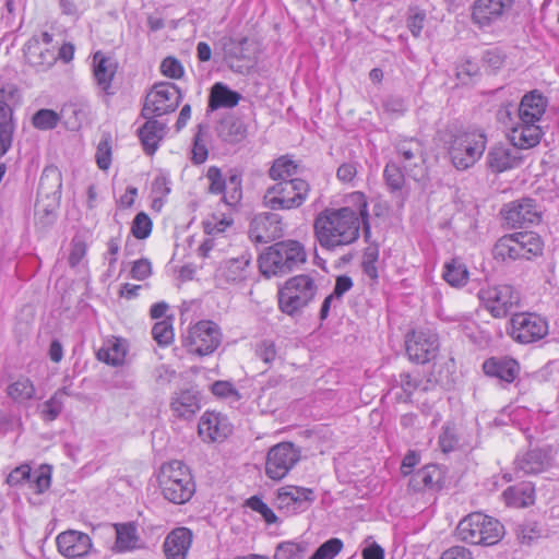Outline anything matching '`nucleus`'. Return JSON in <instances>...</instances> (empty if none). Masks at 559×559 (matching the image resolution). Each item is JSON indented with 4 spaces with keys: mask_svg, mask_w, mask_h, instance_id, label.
<instances>
[{
    "mask_svg": "<svg viewBox=\"0 0 559 559\" xmlns=\"http://www.w3.org/2000/svg\"><path fill=\"white\" fill-rule=\"evenodd\" d=\"M358 210L349 206L325 209L314 218L313 231L319 245L326 250L352 245L359 237L362 224L366 237L370 234L368 205L365 195L356 192Z\"/></svg>",
    "mask_w": 559,
    "mask_h": 559,
    "instance_id": "obj_1",
    "label": "nucleus"
},
{
    "mask_svg": "<svg viewBox=\"0 0 559 559\" xmlns=\"http://www.w3.org/2000/svg\"><path fill=\"white\" fill-rule=\"evenodd\" d=\"M438 134L451 164L459 171L472 168L487 146V135L481 130L464 129L457 123H448Z\"/></svg>",
    "mask_w": 559,
    "mask_h": 559,
    "instance_id": "obj_2",
    "label": "nucleus"
},
{
    "mask_svg": "<svg viewBox=\"0 0 559 559\" xmlns=\"http://www.w3.org/2000/svg\"><path fill=\"white\" fill-rule=\"evenodd\" d=\"M307 260L305 247L297 240H284L270 246L259 258L263 276H283L301 266Z\"/></svg>",
    "mask_w": 559,
    "mask_h": 559,
    "instance_id": "obj_3",
    "label": "nucleus"
},
{
    "mask_svg": "<svg viewBox=\"0 0 559 559\" xmlns=\"http://www.w3.org/2000/svg\"><path fill=\"white\" fill-rule=\"evenodd\" d=\"M157 483L163 498L174 504H185L195 492L191 471L179 460L169 461L159 467Z\"/></svg>",
    "mask_w": 559,
    "mask_h": 559,
    "instance_id": "obj_4",
    "label": "nucleus"
},
{
    "mask_svg": "<svg viewBox=\"0 0 559 559\" xmlns=\"http://www.w3.org/2000/svg\"><path fill=\"white\" fill-rule=\"evenodd\" d=\"M318 273L299 274L288 278L278 289V306L282 312L295 316L306 308L318 293Z\"/></svg>",
    "mask_w": 559,
    "mask_h": 559,
    "instance_id": "obj_5",
    "label": "nucleus"
},
{
    "mask_svg": "<svg viewBox=\"0 0 559 559\" xmlns=\"http://www.w3.org/2000/svg\"><path fill=\"white\" fill-rule=\"evenodd\" d=\"M310 191L307 180L293 178L270 186L263 194L262 203L271 211H290L302 206Z\"/></svg>",
    "mask_w": 559,
    "mask_h": 559,
    "instance_id": "obj_6",
    "label": "nucleus"
},
{
    "mask_svg": "<svg viewBox=\"0 0 559 559\" xmlns=\"http://www.w3.org/2000/svg\"><path fill=\"white\" fill-rule=\"evenodd\" d=\"M399 163L406 175L414 180L423 179L427 171V153L424 142L418 138H399L394 143Z\"/></svg>",
    "mask_w": 559,
    "mask_h": 559,
    "instance_id": "obj_7",
    "label": "nucleus"
},
{
    "mask_svg": "<svg viewBox=\"0 0 559 559\" xmlns=\"http://www.w3.org/2000/svg\"><path fill=\"white\" fill-rule=\"evenodd\" d=\"M477 296L484 308L497 319L507 317L521 300L520 293L508 284L483 287Z\"/></svg>",
    "mask_w": 559,
    "mask_h": 559,
    "instance_id": "obj_8",
    "label": "nucleus"
},
{
    "mask_svg": "<svg viewBox=\"0 0 559 559\" xmlns=\"http://www.w3.org/2000/svg\"><path fill=\"white\" fill-rule=\"evenodd\" d=\"M181 98V93L174 83H156L145 97L141 116L152 118L173 112L179 106Z\"/></svg>",
    "mask_w": 559,
    "mask_h": 559,
    "instance_id": "obj_9",
    "label": "nucleus"
},
{
    "mask_svg": "<svg viewBox=\"0 0 559 559\" xmlns=\"http://www.w3.org/2000/svg\"><path fill=\"white\" fill-rule=\"evenodd\" d=\"M508 334L516 343L531 344L544 338L548 334V322L536 313H514L510 319Z\"/></svg>",
    "mask_w": 559,
    "mask_h": 559,
    "instance_id": "obj_10",
    "label": "nucleus"
},
{
    "mask_svg": "<svg viewBox=\"0 0 559 559\" xmlns=\"http://www.w3.org/2000/svg\"><path fill=\"white\" fill-rule=\"evenodd\" d=\"M221 344V332L216 323L207 320L199 321L189 328L183 336V346L191 354L206 356Z\"/></svg>",
    "mask_w": 559,
    "mask_h": 559,
    "instance_id": "obj_11",
    "label": "nucleus"
},
{
    "mask_svg": "<svg viewBox=\"0 0 559 559\" xmlns=\"http://www.w3.org/2000/svg\"><path fill=\"white\" fill-rule=\"evenodd\" d=\"M301 451L293 442H280L266 454L265 474L273 480H281L300 461Z\"/></svg>",
    "mask_w": 559,
    "mask_h": 559,
    "instance_id": "obj_12",
    "label": "nucleus"
},
{
    "mask_svg": "<svg viewBox=\"0 0 559 559\" xmlns=\"http://www.w3.org/2000/svg\"><path fill=\"white\" fill-rule=\"evenodd\" d=\"M209 180V193L222 194V201L236 207L242 199V179L238 173H231L228 178H224L222 169L217 166H210L206 175Z\"/></svg>",
    "mask_w": 559,
    "mask_h": 559,
    "instance_id": "obj_13",
    "label": "nucleus"
},
{
    "mask_svg": "<svg viewBox=\"0 0 559 559\" xmlns=\"http://www.w3.org/2000/svg\"><path fill=\"white\" fill-rule=\"evenodd\" d=\"M406 354L417 364L435 359L439 350V337L431 330H415L406 335Z\"/></svg>",
    "mask_w": 559,
    "mask_h": 559,
    "instance_id": "obj_14",
    "label": "nucleus"
},
{
    "mask_svg": "<svg viewBox=\"0 0 559 559\" xmlns=\"http://www.w3.org/2000/svg\"><path fill=\"white\" fill-rule=\"evenodd\" d=\"M501 215L512 228H522L540 221V211L536 201L531 198H522L506 204Z\"/></svg>",
    "mask_w": 559,
    "mask_h": 559,
    "instance_id": "obj_15",
    "label": "nucleus"
},
{
    "mask_svg": "<svg viewBox=\"0 0 559 559\" xmlns=\"http://www.w3.org/2000/svg\"><path fill=\"white\" fill-rule=\"evenodd\" d=\"M263 212L255 214L249 227V237L254 242L267 243L281 238L284 234L282 217L280 214Z\"/></svg>",
    "mask_w": 559,
    "mask_h": 559,
    "instance_id": "obj_16",
    "label": "nucleus"
},
{
    "mask_svg": "<svg viewBox=\"0 0 559 559\" xmlns=\"http://www.w3.org/2000/svg\"><path fill=\"white\" fill-rule=\"evenodd\" d=\"M313 501V490L306 487L284 486L276 495L277 508L290 514L306 511Z\"/></svg>",
    "mask_w": 559,
    "mask_h": 559,
    "instance_id": "obj_17",
    "label": "nucleus"
},
{
    "mask_svg": "<svg viewBox=\"0 0 559 559\" xmlns=\"http://www.w3.org/2000/svg\"><path fill=\"white\" fill-rule=\"evenodd\" d=\"M251 255L243 253L240 257L225 260L215 271V281L218 286L235 285L248 280L250 275Z\"/></svg>",
    "mask_w": 559,
    "mask_h": 559,
    "instance_id": "obj_18",
    "label": "nucleus"
},
{
    "mask_svg": "<svg viewBox=\"0 0 559 559\" xmlns=\"http://www.w3.org/2000/svg\"><path fill=\"white\" fill-rule=\"evenodd\" d=\"M231 431L228 418L215 412H205L198 425L199 436L205 442H223Z\"/></svg>",
    "mask_w": 559,
    "mask_h": 559,
    "instance_id": "obj_19",
    "label": "nucleus"
},
{
    "mask_svg": "<svg viewBox=\"0 0 559 559\" xmlns=\"http://www.w3.org/2000/svg\"><path fill=\"white\" fill-rule=\"evenodd\" d=\"M514 0H476L472 7V21L479 27L490 26L508 12Z\"/></svg>",
    "mask_w": 559,
    "mask_h": 559,
    "instance_id": "obj_20",
    "label": "nucleus"
},
{
    "mask_svg": "<svg viewBox=\"0 0 559 559\" xmlns=\"http://www.w3.org/2000/svg\"><path fill=\"white\" fill-rule=\"evenodd\" d=\"M523 162L519 150L504 144L491 146L486 155V165L495 174L518 168Z\"/></svg>",
    "mask_w": 559,
    "mask_h": 559,
    "instance_id": "obj_21",
    "label": "nucleus"
},
{
    "mask_svg": "<svg viewBox=\"0 0 559 559\" xmlns=\"http://www.w3.org/2000/svg\"><path fill=\"white\" fill-rule=\"evenodd\" d=\"M61 186L60 174L57 171V169L46 168L39 180L38 194L46 195L47 198L52 195L53 205L52 209H43L44 216H40L39 219L41 221L45 217V224H50L56 218L55 206L61 195ZM36 206L37 214L39 215L41 212L40 205L37 204Z\"/></svg>",
    "mask_w": 559,
    "mask_h": 559,
    "instance_id": "obj_22",
    "label": "nucleus"
},
{
    "mask_svg": "<svg viewBox=\"0 0 559 559\" xmlns=\"http://www.w3.org/2000/svg\"><path fill=\"white\" fill-rule=\"evenodd\" d=\"M16 94L15 88L2 92L0 99V155L3 156L12 146L15 122L13 118V107L7 99H13Z\"/></svg>",
    "mask_w": 559,
    "mask_h": 559,
    "instance_id": "obj_23",
    "label": "nucleus"
},
{
    "mask_svg": "<svg viewBox=\"0 0 559 559\" xmlns=\"http://www.w3.org/2000/svg\"><path fill=\"white\" fill-rule=\"evenodd\" d=\"M247 41V37L235 38L231 36H223L218 40L224 60L234 72L242 74L250 68L249 64L245 63L247 61V56L245 55V45Z\"/></svg>",
    "mask_w": 559,
    "mask_h": 559,
    "instance_id": "obj_24",
    "label": "nucleus"
},
{
    "mask_svg": "<svg viewBox=\"0 0 559 559\" xmlns=\"http://www.w3.org/2000/svg\"><path fill=\"white\" fill-rule=\"evenodd\" d=\"M57 547L61 555L68 558H80L86 556L92 542L87 534L79 531H67L57 537Z\"/></svg>",
    "mask_w": 559,
    "mask_h": 559,
    "instance_id": "obj_25",
    "label": "nucleus"
},
{
    "mask_svg": "<svg viewBox=\"0 0 559 559\" xmlns=\"http://www.w3.org/2000/svg\"><path fill=\"white\" fill-rule=\"evenodd\" d=\"M117 71L116 63L102 51L93 56V79L100 93L109 97L115 94L112 81Z\"/></svg>",
    "mask_w": 559,
    "mask_h": 559,
    "instance_id": "obj_26",
    "label": "nucleus"
},
{
    "mask_svg": "<svg viewBox=\"0 0 559 559\" xmlns=\"http://www.w3.org/2000/svg\"><path fill=\"white\" fill-rule=\"evenodd\" d=\"M433 383L430 379H423L409 372H402L391 389L399 402L409 403L416 391L427 392L432 388Z\"/></svg>",
    "mask_w": 559,
    "mask_h": 559,
    "instance_id": "obj_27",
    "label": "nucleus"
},
{
    "mask_svg": "<svg viewBox=\"0 0 559 559\" xmlns=\"http://www.w3.org/2000/svg\"><path fill=\"white\" fill-rule=\"evenodd\" d=\"M543 130L537 122H523L519 121L511 127L509 139L514 147L518 150H528L539 144Z\"/></svg>",
    "mask_w": 559,
    "mask_h": 559,
    "instance_id": "obj_28",
    "label": "nucleus"
},
{
    "mask_svg": "<svg viewBox=\"0 0 559 559\" xmlns=\"http://www.w3.org/2000/svg\"><path fill=\"white\" fill-rule=\"evenodd\" d=\"M548 99L538 90L526 93L519 105V119L523 122H538L546 112Z\"/></svg>",
    "mask_w": 559,
    "mask_h": 559,
    "instance_id": "obj_29",
    "label": "nucleus"
},
{
    "mask_svg": "<svg viewBox=\"0 0 559 559\" xmlns=\"http://www.w3.org/2000/svg\"><path fill=\"white\" fill-rule=\"evenodd\" d=\"M192 532L187 527L173 530L164 542V551L167 559H186L192 544Z\"/></svg>",
    "mask_w": 559,
    "mask_h": 559,
    "instance_id": "obj_30",
    "label": "nucleus"
},
{
    "mask_svg": "<svg viewBox=\"0 0 559 559\" xmlns=\"http://www.w3.org/2000/svg\"><path fill=\"white\" fill-rule=\"evenodd\" d=\"M483 370L489 377L511 383L520 372V365L510 357H491L484 361Z\"/></svg>",
    "mask_w": 559,
    "mask_h": 559,
    "instance_id": "obj_31",
    "label": "nucleus"
},
{
    "mask_svg": "<svg viewBox=\"0 0 559 559\" xmlns=\"http://www.w3.org/2000/svg\"><path fill=\"white\" fill-rule=\"evenodd\" d=\"M26 60L39 71L49 69L57 60V56L49 47L40 46L39 38H31L24 48Z\"/></svg>",
    "mask_w": 559,
    "mask_h": 559,
    "instance_id": "obj_32",
    "label": "nucleus"
},
{
    "mask_svg": "<svg viewBox=\"0 0 559 559\" xmlns=\"http://www.w3.org/2000/svg\"><path fill=\"white\" fill-rule=\"evenodd\" d=\"M170 408L179 418H190L200 409L198 392L192 389L181 390L174 393Z\"/></svg>",
    "mask_w": 559,
    "mask_h": 559,
    "instance_id": "obj_33",
    "label": "nucleus"
},
{
    "mask_svg": "<svg viewBox=\"0 0 559 559\" xmlns=\"http://www.w3.org/2000/svg\"><path fill=\"white\" fill-rule=\"evenodd\" d=\"M146 122L139 129V138L147 155H153L159 141L163 139L164 123L152 118H145Z\"/></svg>",
    "mask_w": 559,
    "mask_h": 559,
    "instance_id": "obj_34",
    "label": "nucleus"
},
{
    "mask_svg": "<svg viewBox=\"0 0 559 559\" xmlns=\"http://www.w3.org/2000/svg\"><path fill=\"white\" fill-rule=\"evenodd\" d=\"M480 512H474L466 515L460 521L456 527V536L460 540L471 545H480L483 542V535L480 534Z\"/></svg>",
    "mask_w": 559,
    "mask_h": 559,
    "instance_id": "obj_35",
    "label": "nucleus"
},
{
    "mask_svg": "<svg viewBox=\"0 0 559 559\" xmlns=\"http://www.w3.org/2000/svg\"><path fill=\"white\" fill-rule=\"evenodd\" d=\"M241 95L230 90L226 84L215 83L210 93L209 107L211 110L218 108H233L238 105Z\"/></svg>",
    "mask_w": 559,
    "mask_h": 559,
    "instance_id": "obj_36",
    "label": "nucleus"
},
{
    "mask_svg": "<svg viewBox=\"0 0 559 559\" xmlns=\"http://www.w3.org/2000/svg\"><path fill=\"white\" fill-rule=\"evenodd\" d=\"M548 465L547 455L538 449L530 450L515 460V468L524 475L538 474Z\"/></svg>",
    "mask_w": 559,
    "mask_h": 559,
    "instance_id": "obj_37",
    "label": "nucleus"
},
{
    "mask_svg": "<svg viewBox=\"0 0 559 559\" xmlns=\"http://www.w3.org/2000/svg\"><path fill=\"white\" fill-rule=\"evenodd\" d=\"M514 238L518 242L519 259L530 260L542 253L543 241L536 233L519 231L514 233Z\"/></svg>",
    "mask_w": 559,
    "mask_h": 559,
    "instance_id": "obj_38",
    "label": "nucleus"
},
{
    "mask_svg": "<svg viewBox=\"0 0 559 559\" xmlns=\"http://www.w3.org/2000/svg\"><path fill=\"white\" fill-rule=\"evenodd\" d=\"M503 498L510 507L524 508L534 503V488L531 484L511 486L503 491Z\"/></svg>",
    "mask_w": 559,
    "mask_h": 559,
    "instance_id": "obj_39",
    "label": "nucleus"
},
{
    "mask_svg": "<svg viewBox=\"0 0 559 559\" xmlns=\"http://www.w3.org/2000/svg\"><path fill=\"white\" fill-rule=\"evenodd\" d=\"M116 544L117 551L123 552L139 547V535L136 526L132 523L116 524Z\"/></svg>",
    "mask_w": 559,
    "mask_h": 559,
    "instance_id": "obj_40",
    "label": "nucleus"
},
{
    "mask_svg": "<svg viewBox=\"0 0 559 559\" xmlns=\"http://www.w3.org/2000/svg\"><path fill=\"white\" fill-rule=\"evenodd\" d=\"M246 134L247 129L243 122L239 119L228 118L219 123L218 135L227 143H239L246 138Z\"/></svg>",
    "mask_w": 559,
    "mask_h": 559,
    "instance_id": "obj_41",
    "label": "nucleus"
},
{
    "mask_svg": "<svg viewBox=\"0 0 559 559\" xmlns=\"http://www.w3.org/2000/svg\"><path fill=\"white\" fill-rule=\"evenodd\" d=\"M127 349L119 338L109 340L97 353L99 360L112 366H120L124 361Z\"/></svg>",
    "mask_w": 559,
    "mask_h": 559,
    "instance_id": "obj_42",
    "label": "nucleus"
},
{
    "mask_svg": "<svg viewBox=\"0 0 559 559\" xmlns=\"http://www.w3.org/2000/svg\"><path fill=\"white\" fill-rule=\"evenodd\" d=\"M297 168L298 166L293 159L287 156H281L272 163L267 175L272 180L282 182L293 179L297 174Z\"/></svg>",
    "mask_w": 559,
    "mask_h": 559,
    "instance_id": "obj_43",
    "label": "nucleus"
},
{
    "mask_svg": "<svg viewBox=\"0 0 559 559\" xmlns=\"http://www.w3.org/2000/svg\"><path fill=\"white\" fill-rule=\"evenodd\" d=\"M480 522H483L480 534L484 537L480 545L491 546L497 544L504 534L503 525L498 520L483 513H480Z\"/></svg>",
    "mask_w": 559,
    "mask_h": 559,
    "instance_id": "obj_44",
    "label": "nucleus"
},
{
    "mask_svg": "<svg viewBox=\"0 0 559 559\" xmlns=\"http://www.w3.org/2000/svg\"><path fill=\"white\" fill-rule=\"evenodd\" d=\"M444 281L453 287H461L467 283L468 271L466 265L459 259H452L444 264L442 274Z\"/></svg>",
    "mask_w": 559,
    "mask_h": 559,
    "instance_id": "obj_45",
    "label": "nucleus"
},
{
    "mask_svg": "<svg viewBox=\"0 0 559 559\" xmlns=\"http://www.w3.org/2000/svg\"><path fill=\"white\" fill-rule=\"evenodd\" d=\"M518 242L515 241L514 234L504 235L497 240L493 246L492 254L495 259L502 261H515L519 260L518 254Z\"/></svg>",
    "mask_w": 559,
    "mask_h": 559,
    "instance_id": "obj_46",
    "label": "nucleus"
},
{
    "mask_svg": "<svg viewBox=\"0 0 559 559\" xmlns=\"http://www.w3.org/2000/svg\"><path fill=\"white\" fill-rule=\"evenodd\" d=\"M8 394L15 402L22 403L34 397L35 386L28 378H20L8 386Z\"/></svg>",
    "mask_w": 559,
    "mask_h": 559,
    "instance_id": "obj_47",
    "label": "nucleus"
},
{
    "mask_svg": "<svg viewBox=\"0 0 559 559\" xmlns=\"http://www.w3.org/2000/svg\"><path fill=\"white\" fill-rule=\"evenodd\" d=\"M60 121V116L52 109H39L32 117V124L38 130H52Z\"/></svg>",
    "mask_w": 559,
    "mask_h": 559,
    "instance_id": "obj_48",
    "label": "nucleus"
},
{
    "mask_svg": "<svg viewBox=\"0 0 559 559\" xmlns=\"http://www.w3.org/2000/svg\"><path fill=\"white\" fill-rule=\"evenodd\" d=\"M51 485V467L40 465L38 469L32 473L28 481L29 488L37 495L45 492Z\"/></svg>",
    "mask_w": 559,
    "mask_h": 559,
    "instance_id": "obj_49",
    "label": "nucleus"
},
{
    "mask_svg": "<svg viewBox=\"0 0 559 559\" xmlns=\"http://www.w3.org/2000/svg\"><path fill=\"white\" fill-rule=\"evenodd\" d=\"M438 475L439 472L436 465H426L414 474L411 481L417 490L432 488Z\"/></svg>",
    "mask_w": 559,
    "mask_h": 559,
    "instance_id": "obj_50",
    "label": "nucleus"
},
{
    "mask_svg": "<svg viewBox=\"0 0 559 559\" xmlns=\"http://www.w3.org/2000/svg\"><path fill=\"white\" fill-rule=\"evenodd\" d=\"M401 167L395 162H389L383 170V177L386 186L392 191H399L403 188L405 182V175Z\"/></svg>",
    "mask_w": 559,
    "mask_h": 559,
    "instance_id": "obj_51",
    "label": "nucleus"
},
{
    "mask_svg": "<svg viewBox=\"0 0 559 559\" xmlns=\"http://www.w3.org/2000/svg\"><path fill=\"white\" fill-rule=\"evenodd\" d=\"M152 336L159 346H168L174 341V329L170 319H164L154 324Z\"/></svg>",
    "mask_w": 559,
    "mask_h": 559,
    "instance_id": "obj_52",
    "label": "nucleus"
},
{
    "mask_svg": "<svg viewBox=\"0 0 559 559\" xmlns=\"http://www.w3.org/2000/svg\"><path fill=\"white\" fill-rule=\"evenodd\" d=\"M340 538H330L321 544L309 559H334L343 549Z\"/></svg>",
    "mask_w": 559,
    "mask_h": 559,
    "instance_id": "obj_53",
    "label": "nucleus"
},
{
    "mask_svg": "<svg viewBox=\"0 0 559 559\" xmlns=\"http://www.w3.org/2000/svg\"><path fill=\"white\" fill-rule=\"evenodd\" d=\"M191 153V160L194 165L203 164L209 156V151L204 139V130L202 126H199L198 132L194 135Z\"/></svg>",
    "mask_w": 559,
    "mask_h": 559,
    "instance_id": "obj_54",
    "label": "nucleus"
},
{
    "mask_svg": "<svg viewBox=\"0 0 559 559\" xmlns=\"http://www.w3.org/2000/svg\"><path fill=\"white\" fill-rule=\"evenodd\" d=\"M64 393V389L59 390L44 403L43 415L46 420L52 421L60 415L63 405L62 394Z\"/></svg>",
    "mask_w": 559,
    "mask_h": 559,
    "instance_id": "obj_55",
    "label": "nucleus"
},
{
    "mask_svg": "<svg viewBox=\"0 0 559 559\" xmlns=\"http://www.w3.org/2000/svg\"><path fill=\"white\" fill-rule=\"evenodd\" d=\"M426 22V13L418 8H409L406 20L407 28L414 37H419Z\"/></svg>",
    "mask_w": 559,
    "mask_h": 559,
    "instance_id": "obj_56",
    "label": "nucleus"
},
{
    "mask_svg": "<svg viewBox=\"0 0 559 559\" xmlns=\"http://www.w3.org/2000/svg\"><path fill=\"white\" fill-rule=\"evenodd\" d=\"M132 234L138 239H145L152 231V221L147 214L140 212L135 215L132 227Z\"/></svg>",
    "mask_w": 559,
    "mask_h": 559,
    "instance_id": "obj_57",
    "label": "nucleus"
},
{
    "mask_svg": "<svg viewBox=\"0 0 559 559\" xmlns=\"http://www.w3.org/2000/svg\"><path fill=\"white\" fill-rule=\"evenodd\" d=\"M246 504L251 510L260 513L267 524H273L277 521L275 513L261 498L253 496L247 500Z\"/></svg>",
    "mask_w": 559,
    "mask_h": 559,
    "instance_id": "obj_58",
    "label": "nucleus"
},
{
    "mask_svg": "<svg viewBox=\"0 0 559 559\" xmlns=\"http://www.w3.org/2000/svg\"><path fill=\"white\" fill-rule=\"evenodd\" d=\"M95 157L100 169L106 170L109 168L111 163V145L108 138L100 140Z\"/></svg>",
    "mask_w": 559,
    "mask_h": 559,
    "instance_id": "obj_59",
    "label": "nucleus"
},
{
    "mask_svg": "<svg viewBox=\"0 0 559 559\" xmlns=\"http://www.w3.org/2000/svg\"><path fill=\"white\" fill-rule=\"evenodd\" d=\"M64 15L78 16L88 8V0H58Z\"/></svg>",
    "mask_w": 559,
    "mask_h": 559,
    "instance_id": "obj_60",
    "label": "nucleus"
},
{
    "mask_svg": "<svg viewBox=\"0 0 559 559\" xmlns=\"http://www.w3.org/2000/svg\"><path fill=\"white\" fill-rule=\"evenodd\" d=\"M32 477V469L29 465L22 464L15 467L7 477V483L10 486H20L24 481H29Z\"/></svg>",
    "mask_w": 559,
    "mask_h": 559,
    "instance_id": "obj_61",
    "label": "nucleus"
},
{
    "mask_svg": "<svg viewBox=\"0 0 559 559\" xmlns=\"http://www.w3.org/2000/svg\"><path fill=\"white\" fill-rule=\"evenodd\" d=\"M459 443L454 428L444 426L439 437V444L444 453L453 451Z\"/></svg>",
    "mask_w": 559,
    "mask_h": 559,
    "instance_id": "obj_62",
    "label": "nucleus"
},
{
    "mask_svg": "<svg viewBox=\"0 0 559 559\" xmlns=\"http://www.w3.org/2000/svg\"><path fill=\"white\" fill-rule=\"evenodd\" d=\"M160 71L164 75L170 79H179L183 74V68L179 60L173 57H167L162 61Z\"/></svg>",
    "mask_w": 559,
    "mask_h": 559,
    "instance_id": "obj_63",
    "label": "nucleus"
},
{
    "mask_svg": "<svg viewBox=\"0 0 559 559\" xmlns=\"http://www.w3.org/2000/svg\"><path fill=\"white\" fill-rule=\"evenodd\" d=\"M299 547L297 544L292 542H286L280 544L274 554L275 559H298L299 558Z\"/></svg>",
    "mask_w": 559,
    "mask_h": 559,
    "instance_id": "obj_64",
    "label": "nucleus"
}]
</instances>
